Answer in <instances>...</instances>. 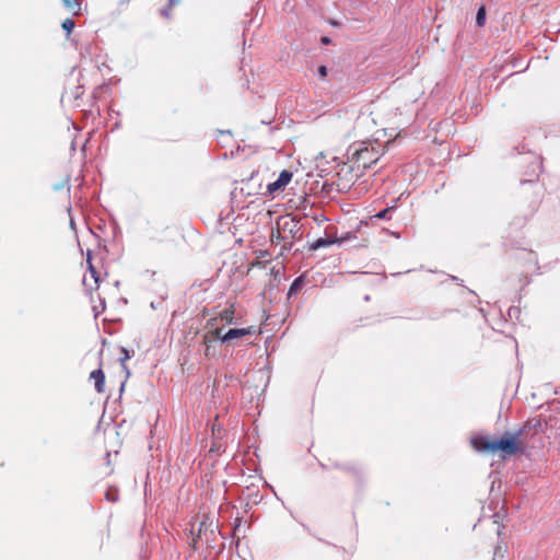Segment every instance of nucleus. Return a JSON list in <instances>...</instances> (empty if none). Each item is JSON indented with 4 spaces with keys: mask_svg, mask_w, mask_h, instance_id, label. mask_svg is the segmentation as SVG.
<instances>
[{
    "mask_svg": "<svg viewBox=\"0 0 560 560\" xmlns=\"http://www.w3.org/2000/svg\"><path fill=\"white\" fill-rule=\"evenodd\" d=\"M521 432L515 434L506 433L500 440H489L486 436H476L471 440L474 448L480 452H502L504 455H514L522 452L524 444L521 440Z\"/></svg>",
    "mask_w": 560,
    "mask_h": 560,
    "instance_id": "1",
    "label": "nucleus"
},
{
    "mask_svg": "<svg viewBox=\"0 0 560 560\" xmlns=\"http://www.w3.org/2000/svg\"><path fill=\"white\" fill-rule=\"evenodd\" d=\"M218 318H211L207 323V331L202 336L205 357L211 359L220 353L223 337V327L217 326Z\"/></svg>",
    "mask_w": 560,
    "mask_h": 560,
    "instance_id": "2",
    "label": "nucleus"
},
{
    "mask_svg": "<svg viewBox=\"0 0 560 560\" xmlns=\"http://www.w3.org/2000/svg\"><path fill=\"white\" fill-rule=\"evenodd\" d=\"M348 155L351 162L357 163L358 166H362L364 168L370 167L380 158L378 150L366 142L351 145L348 150Z\"/></svg>",
    "mask_w": 560,
    "mask_h": 560,
    "instance_id": "3",
    "label": "nucleus"
},
{
    "mask_svg": "<svg viewBox=\"0 0 560 560\" xmlns=\"http://www.w3.org/2000/svg\"><path fill=\"white\" fill-rule=\"evenodd\" d=\"M254 332L255 328L253 326L246 328H231L226 332H223L222 343L226 347L236 346L240 340L252 336Z\"/></svg>",
    "mask_w": 560,
    "mask_h": 560,
    "instance_id": "4",
    "label": "nucleus"
},
{
    "mask_svg": "<svg viewBox=\"0 0 560 560\" xmlns=\"http://www.w3.org/2000/svg\"><path fill=\"white\" fill-rule=\"evenodd\" d=\"M292 173L284 170L280 173L278 179L273 183H270L267 186V190L270 195H275L279 191H282L284 187L291 182Z\"/></svg>",
    "mask_w": 560,
    "mask_h": 560,
    "instance_id": "5",
    "label": "nucleus"
},
{
    "mask_svg": "<svg viewBox=\"0 0 560 560\" xmlns=\"http://www.w3.org/2000/svg\"><path fill=\"white\" fill-rule=\"evenodd\" d=\"M90 377L92 380H94L95 384V389L97 393H103L104 392V382H105V375L103 373V371L101 369L98 370H94Z\"/></svg>",
    "mask_w": 560,
    "mask_h": 560,
    "instance_id": "6",
    "label": "nucleus"
},
{
    "mask_svg": "<svg viewBox=\"0 0 560 560\" xmlns=\"http://www.w3.org/2000/svg\"><path fill=\"white\" fill-rule=\"evenodd\" d=\"M234 314H235V310H234L233 305H231L230 307H228V308L223 310L222 312H220L219 317L225 324L232 325V324H236L237 323L235 320Z\"/></svg>",
    "mask_w": 560,
    "mask_h": 560,
    "instance_id": "7",
    "label": "nucleus"
},
{
    "mask_svg": "<svg viewBox=\"0 0 560 560\" xmlns=\"http://www.w3.org/2000/svg\"><path fill=\"white\" fill-rule=\"evenodd\" d=\"M65 5L72 11L74 14H78L81 10V0H62Z\"/></svg>",
    "mask_w": 560,
    "mask_h": 560,
    "instance_id": "8",
    "label": "nucleus"
},
{
    "mask_svg": "<svg viewBox=\"0 0 560 560\" xmlns=\"http://www.w3.org/2000/svg\"><path fill=\"white\" fill-rule=\"evenodd\" d=\"M335 241L332 240H329V238H318L313 245H312V248L313 249H318L320 247H326V246H329L330 244H332Z\"/></svg>",
    "mask_w": 560,
    "mask_h": 560,
    "instance_id": "9",
    "label": "nucleus"
},
{
    "mask_svg": "<svg viewBox=\"0 0 560 560\" xmlns=\"http://www.w3.org/2000/svg\"><path fill=\"white\" fill-rule=\"evenodd\" d=\"M90 273H91V277H92V278H93V280H94V284H95V285H94V289H97V287H98V277H97V272H96V270L94 269V267H93V266H91V265H90ZM83 282H84V284H85V285H89L91 289H93V287H92V285H90V284L88 283V279H86V278H84Z\"/></svg>",
    "mask_w": 560,
    "mask_h": 560,
    "instance_id": "10",
    "label": "nucleus"
},
{
    "mask_svg": "<svg viewBox=\"0 0 560 560\" xmlns=\"http://www.w3.org/2000/svg\"><path fill=\"white\" fill-rule=\"evenodd\" d=\"M476 21H477V24L479 26H482L485 24V21H486V10H485V8H480L478 10Z\"/></svg>",
    "mask_w": 560,
    "mask_h": 560,
    "instance_id": "11",
    "label": "nucleus"
},
{
    "mask_svg": "<svg viewBox=\"0 0 560 560\" xmlns=\"http://www.w3.org/2000/svg\"><path fill=\"white\" fill-rule=\"evenodd\" d=\"M74 27V22L70 19H67L63 23H62V28L67 31V33H70Z\"/></svg>",
    "mask_w": 560,
    "mask_h": 560,
    "instance_id": "12",
    "label": "nucleus"
},
{
    "mask_svg": "<svg viewBox=\"0 0 560 560\" xmlns=\"http://www.w3.org/2000/svg\"><path fill=\"white\" fill-rule=\"evenodd\" d=\"M392 208H386L374 215L376 219H387Z\"/></svg>",
    "mask_w": 560,
    "mask_h": 560,
    "instance_id": "13",
    "label": "nucleus"
},
{
    "mask_svg": "<svg viewBox=\"0 0 560 560\" xmlns=\"http://www.w3.org/2000/svg\"><path fill=\"white\" fill-rule=\"evenodd\" d=\"M106 499L108 501H112V502H115L117 500V492L116 491H113V490H108L106 492Z\"/></svg>",
    "mask_w": 560,
    "mask_h": 560,
    "instance_id": "14",
    "label": "nucleus"
},
{
    "mask_svg": "<svg viewBox=\"0 0 560 560\" xmlns=\"http://www.w3.org/2000/svg\"><path fill=\"white\" fill-rule=\"evenodd\" d=\"M318 75L324 79L327 75V68L325 66H320L318 68Z\"/></svg>",
    "mask_w": 560,
    "mask_h": 560,
    "instance_id": "15",
    "label": "nucleus"
},
{
    "mask_svg": "<svg viewBox=\"0 0 560 560\" xmlns=\"http://www.w3.org/2000/svg\"><path fill=\"white\" fill-rule=\"evenodd\" d=\"M502 557H503V553H502L501 546H498L494 551L493 560H498V558H502Z\"/></svg>",
    "mask_w": 560,
    "mask_h": 560,
    "instance_id": "16",
    "label": "nucleus"
},
{
    "mask_svg": "<svg viewBox=\"0 0 560 560\" xmlns=\"http://www.w3.org/2000/svg\"><path fill=\"white\" fill-rule=\"evenodd\" d=\"M289 224H291L293 228H295V226H296V223H294V221H293V220H285V221L283 222V226H287V225H289Z\"/></svg>",
    "mask_w": 560,
    "mask_h": 560,
    "instance_id": "17",
    "label": "nucleus"
},
{
    "mask_svg": "<svg viewBox=\"0 0 560 560\" xmlns=\"http://www.w3.org/2000/svg\"><path fill=\"white\" fill-rule=\"evenodd\" d=\"M121 351L125 354L124 358H122V362H124L125 360H128L130 358V355H129V353H128V351L126 349L122 348Z\"/></svg>",
    "mask_w": 560,
    "mask_h": 560,
    "instance_id": "18",
    "label": "nucleus"
},
{
    "mask_svg": "<svg viewBox=\"0 0 560 560\" xmlns=\"http://www.w3.org/2000/svg\"><path fill=\"white\" fill-rule=\"evenodd\" d=\"M203 525H205V522H201V523L199 524V527H198V534H197V536H198V537L200 536L201 528H202V526H203Z\"/></svg>",
    "mask_w": 560,
    "mask_h": 560,
    "instance_id": "19",
    "label": "nucleus"
},
{
    "mask_svg": "<svg viewBox=\"0 0 560 560\" xmlns=\"http://www.w3.org/2000/svg\"><path fill=\"white\" fill-rule=\"evenodd\" d=\"M299 285V280H295L291 287V290L295 289Z\"/></svg>",
    "mask_w": 560,
    "mask_h": 560,
    "instance_id": "20",
    "label": "nucleus"
},
{
    "mask_svg": "<svg viewBox=\"0 0 560 560\" xmlns=\"http://www.w3.org/2000/svg\"><path fill=\"white\" fill-rule=\"evenodd\" d=\"M322 40H323L324 44H329L330 43V39L328 37H323Z\"/></svg>",
    "mask_w": 560,
    "mask_h": 560,
    "instance_id": "21",
    "label": "nucleus"
},
{
    "mask_svg": "<svg viewBox=\"0 0 560 560\" xmlns=\"http://www.w3.org/2000/svg\"><path fill=\"white\" fill-rule=\"evenodd\" d=\"M191 535H195V525H192Z\"/></svg>",
    "mask_w": 560,
    "mask_h": 560,
    "instance_id": "22",
    "label": "nucleus"
},
{
    "mask_svg": "<svg viewBox=\"0 0 560 560\" xmlns=\"http://www.w3.org/2000/svg\"><path fill=\"white\" fill-rule=\"evenodd\" d=\"M170 2H171V5H172L174 3V0H170Z\"/></svg>",
    "mask_w": 560,
    "mask_h": 560,
    "instance_id": "23",
    "label": "nucleus"
}]
</instances>
